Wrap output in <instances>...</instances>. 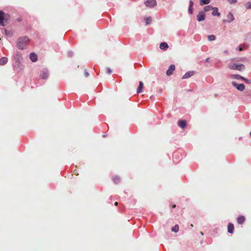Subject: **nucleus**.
I'll return each instance as SVG.
<instances>
[{
  "label": "nucleus",
  "mask_w": 251,
  "mask_h": 251,
  "mask_svg": "<svg viewBox=\"0 0 251 251\" xmlns=\"http://www.w3.org/2000/svg\"><path fill=\"white\" fill-rule=\"evenodd\" d=\"M243 80H244L247 83H251V80L247 79L245 78H244V79Z\"/></svg>",
  "instance_id": "31"
},
{
  "label": "nucleus",
  "mask_w": 251,
  "mask_h": 251,
  "mask_svg": "<svg viewBox=\"0 0 251 251\" xmlns=\"http://www.w3.org/2000/svg\"><path fill=\"white\" fill-rule=\"evenodd\" d=\"M194 5L193 2L192 0H190L189 1V6L190 7H193Z\"/></svg>",
  "instance_id": "33"
},
{
  "label": "nucleus",
  "mask_w": 251,
  "mask_h": 251,
  "mask_svg": "<svg viewBox=\"0 0 251 251\" xmlns=\"http://www.w3.org/2000/svg\"><path fill=\"white\" fill-rule=\"evenodd\" d=\"M2 29L4 31V34L6 36H7L8 37H11L12 36L13 32L12 31L7 30L6 29Z\"/></svg>",
  "instance_id": "16"
},
{
  "label": "nucleus",
  "mask_w": 251,
  "mask_h": 251,
  "mask_svg": "<svg viewBox=\"0 0 251 251\" xmlns=\"http://www.w3.org/2000/svg\"><path fill=\"white\" fill-rule=\"evenodd\" d=\"M176 205L174 204V205H172V208H174L176 207Z\"/></svg>",
  "instance_id": "37"
},
{
  "label": "nucleus",
  "mask_w": 251,
  "mask_h": 251,
  "mask_svg": "<svg viewBox=\"0 0 251 251\" xmlns=\"http://www.w3.org/2000/svg\"><path fill=\"white\" fill-rule=\"evenodd\" d=\"M213 16H217L218 17L220 16V13L218 12V9L217 7H214L213 8V11L212 13Z\"/></svg>",
  "instance_id": "17"
},
{
  "label": "nucleus",
  "mask_w": 251,
  "mask_h": 251,
  "mask_svg": "<svg viewBox=\"0 0 251 251\" xmlns=\"http://www.w3.org/2000/svg\"><path fill=\"white\" fill-rule=\"evenodd\" d=\"M8 61V59L6 57H3L0 59V65H5Z\"/></svg>",
  "instance_id": "18"
},
{
  "label": "nucleus",
  "mask_w": 251,
  "mask_h": 251,
  "mask_svg": "<svg viewBox=\"0 0 251 251\" xmlns=\"http://www.w3.org/2000/svg\"><path fill=\"white\" fill-rule=\"evenodd\" d=\"M227 66L230 70H238L239 71H243L245 69V65L241 63H230L228 64Z\"/></svg>",
  "instance_id": "3"
},
{
  "label": "nucleus",
  "mask_w": 251,
  "mask_h": 251,
  "mask_svg": "<svg viewBox=\"0 0 251 251\" xmlns=\"http://www.w3.org/2000/svg\"><path fill=\"white\" fill-rule=\"evenodd\" d=\"M231 77L232 78L236 79H242L243 80L244 79L243 77H242V76H241L240 75H238V74L232 75H231Z\"/></svg>",
  "instance_id": "19"
},
{
  "label": "nucleus",
  "mask_w": 251,
  "mask_h": 251,
  "mask_svg": "<svg viewBox=\"0 0 251 251\" xmlns=\"http://www.w3.org/2000/svg\"><path fill=\"white\" fill-rule=\"evenodd\" d=\"M118 203L117 202H115V203H114V204L115 205H118Z\"/></svg>",
  "instance_id": "38"
},
{
  "label": "nucleus",
  "mask_w": 251,
  "mask_h": 251,
  "mask_svg": "<svg viewBox=\"0 0 251 251\" xmlns=\"http://www.w3.org/2000/svg\"><path fill=\"white\" fill-rule=\"evenodd\" d=\"M10 20V16L8 14L4 13L2 11H0V25L4 26L8 24Z\"/></svg>",
  "instance_id": "2"
},
{
  "label": "nucleus",
  "mask_w": 251,
  "mask_h": 251,
  "mask_svg": "<svg viewBox=\"0 0 251 251\" xmlns=\"http://www.w3.org/2000/svg\"><path fill=\"white\" fill-rule=\"evenodd\" d=\"M143 87V83L142 81L139 82V86L137 89V93H139L142 92Z\"/></svg>",
  "instance_id": "20"
},
{
  "label": "nucleus",
  "mask_w": 251,
  "mask_h": 251,
  "mask_svg": "<svg viewBox=\"0 0 251 251\" xmlns=\"http://www.w3.org/2000/svg\"><path fill=\"white\" fill-rule=\"evenodd\" d=\"M156 0H147L145 2V4L146 6L150 7H153L156 5Z\"/></svg>",
  "instance_id": "4"
},
{
  "label": "nucleus",
  "mask_w": 251,
  "mask_h": 251,
  "mask_svg": "<svg viewBox=\"0 0 251 251\" xmlns=\"http://www.w3.org/2000/svg\"><path fill=\"white\" fill-rule=\"evenodd\" d=\"M226 17L227 19L224 20L223 22L230 23L234 20V16L231 12L228 13Z\"/></svg>",
  "instance_id": "5"
},
{
  "label": "nucleus",
  "mask_w": 251,
  "mask_h": 251,
  "mask_svg": "<svg viewBox=\"0 0 251 251\" xmlns=\"http://www.w3.org/2000/svg\"><path fill=\"white\" fill-rule=\"evenodd\" d=\"M191 227H193V224H191Z\"/></svg>",
  "instance_id": "41"
},
{
  "label": "nucleus",
  "mask_w": 251,
  "mask_h": 251,
  "mask_svg": "<svg viewBox=\"0 0 251 251\" xmlns=\"http://www.w3.org/2000/svg\"><path fill=\"white\" fill-rule=\"evenodd\" d=\"M246 8L247 9H251V2H248L245 5Z\"/></svg>",
  "instance_id": "28"
},
{
  "label": "nucleus",
  "mask_w": 251,
  "mask_h": 251,
  "mask_svg": "<svg viewBox=\"0 0 251 251\" xmlns=\"http://www.w3.org/2000/svg\"><path fill=\"white\" fill-rule=\"evenodd\" d=\"M40 77L42 79H46L48 78L49 74L48 71L46 69H44L40 72Z\"/></svg>",
  "instance_id": "6"
},
{
  "label": "nucleus",
  "mask_w": 251,
  "mask_h": 251,
  "mask_svg": "<svg viewBox=\"0 0 251 251\" xmlns=\"http://www.w3.org/2000/svg\"><path fill=\"white\" fill-rule=\"evenodd\" d=\"M106 73L108 74H110L111 73V70L109 68H106Z\"/></svg>",
  "instance_id": "30"
},
{
  "label": "nucleus",
  "mask_w": 251,
  "mask_h": 251,
  "mask_svg": "<svg viewBox=\"0 0 251 251\" xmlns=\"http://www.w3.org/2000/svg\"><path fill=\"white\" fill-rule=\"evenodd\" d=\"M227 1L229 3L232 4L236 3L237 1V0H227Z\"/></svg>",
  "instance_id": "27"
},
{
  "label": "nucleus",
  "mask_w": 251,
  "mask_h": 251,
  "mask_svg": "<svg viewBox=\"0 0 251 251\" xmlns=\"http://www.w3.org/2000/svg\"><path fill=\"white\" fill-rule=\"evenodd\" d=\"M214 8V7H212L210 5L205 6L203 9V10H204L203 12H207V11H210L211 10H213Z\"/></svg>",
  "instance_id": "21"
},
{
  "label": "nucleus",
  "mask_w": 251,
  "mask_h": 251,
  "mask_svg": "<svg viewBox=\"0 0 251 251\" xmlns=\"http://www.w3.org/2000/svg\"><path fill=\"white\" fill-rule=\"evenodd\" d=\"M1 40V38H0V41Z\"/></svg>",
  "instance_id": "43"
},
{
  "label": "nucleus",
  "mask_w": 251,
  "mask_h": 251,
  "mask_svg": "<svg viewBox=\"0 0 251 251\" xmlns=\"http://www.w3.org/2000/svg\"><path fill=\"white\" fill-rule=\"evenodd\" d=\"M29 58L31 61L33 62H36L38 59V57L36 54L34 52L30 53Z\"/></svg>",
  "instance_id": "10"
},
{
  "label": "nucleus",
  "mask_w": 251,
  "mask_h": 251,
  "mask_svg": "<svg viewBox=\"0 0 251 251\" xmlns=\"http://www.w3.org/2000/svg\"><path fill=\"white\" fill-rule=\"evenodd\" d=\"M17 59L18 60V61H20V60L22 59V57L21 55H19L18 54H17Z\"/></svg>",
  "instance_id": "34"
},
{
  "label": "nucleus",
  "mask_w": 251,
  "mask_h": 251,
  "mask_svg": "<svg viewBox=\"0 0 251 251\" xmlns=\"http://www.w3.org/2000/svg\"><path fill=\"white\" fill-rule=\"evenodd\" d=\"M113 181L115 183H118L120 182V178L119 177L116 176L113 178Z\"/></svg>",
  "instance_id": "26"
},
{
  "label": "nucleus",
  "mask_w": 251,
  "mask_h": 251,
  "mask_svg": "<svg viewBox=\"0 0 251 251\" xmlns=\"http://www.w3.org/2000/svg\"><path fill=\"white\" fill-rule=\"evenodd\" d=\"M232 84L233 86L235 87L238 90L240 91H243L245 88V86L243 84H238L235 82H232Z\"/></svg>",
  "instance_id": "7"
},
{
  "label": "nucleus",
  "mask_w": 251,
  "mask_h": 251,
  "mask_svg": "<svg viewBox=\"0 0 251 251\" xmlns=\"http://www.w3.org/2000/svg\"><path fill=\"white\" fill-rule=\"evenodd\" d=\"M160 48L162 50H166L168 48V44L166 42L161 43L160 44Z\"/></svg>",
  "instance_id": "15"
},
{
  "label": "nucleus",
  "mask_w": 251,
  "mask_h": 251,
  "mask_svg": "<svg viewBox=\"0 0 251 251\" xmlns=\"http://www.w3.org/2000/svg\"><path fill=\"white\" fill-rule=\"evenodd\" d=\"M210 0H200V3L201 5L204 4H208L210 3Z\"/></svg>",
  "instance_id": "22"
},
{
  "label": "nucleus",
  "mask_w": 251,
  "mask_h": 251,
  "mask_svg": "<svg viewBox=\"0 0 251 251\" xmlns=\"http://www.w3.org/2000/svg\"><path fill=\"white\" fill-rule=\"evenodd\" d=\"M29 42L27 36H22L18 39L17 47L20 50H24Z\"/></svg>",
  "instance_id": "1"
},
{
  "label": "nucleus",
  "mask_w": 251,
  "mask_h": 251,
  "mask_svg": "<svg viewBox=\"0 0 251 251\" xmlns=\"http://www.w3.org/2000/svg\"><path fill=\"white\" fill-rule=\"evenodd\" d=\"M188 11L190 14L193 13V7L189 6Z\"/></svg>",
  "instance_id": "29"
},
{
  "label": "nucleus",
  "mask_w": 251,
  "mask_h": 251,
  "mask_svg": "<svg viewBox=\"0 0 251 251\" xmlns=\"http://www.w3.org/2000/svg\"><path fill=\"white\" fill-rule=\"evenodd\" d=\"M194 74V73L193 71H189L187 73H186L184 75L182 76V79H186L188 78L191 76L193 75Z\"/></svg>",
  "instance_id": "11"
},
{
  "label": "nucleus",
  "mask_w": 251,
  "mask_h": 251,
  "mask_svg": "<svg viewBox=\"0 0 251 251\" xmlns=\"http://www.w3.org/2000/svg\"><path fill=\"white\" fill-rule=\"evenodd\" d=\"M238 50L240 51H241L243 50V48L241 45L239 47Z\"/></svg>",
  "instance_id": "35"
},
{
  "label": "nucleus",
  "mask_w": 251,
  "mask_h": 251,
  "mask_svg": "<svg viewBox=\"0 0 251 251\" xmlns=\"http://www.w3.org/2000/svg\"><path fill=\"white\" fill-rule=\"evenodd\" d=\"M179 230V226L177 225H175L172 228V231L175 232H177Z\"/></svg>",
  "instance_id": "23"
},
{
  "label": "nucleus",
  "mask_w": 251,
  "mask_h": 251,
  "mask_svg": "<svg viewBox=\"0 0 251 251\" xmlns=\"http://www.w3.org/2000/svg\"><path fill=\"white\" fill-rule=\"evenodd\" d=\"M84 75L86 77H88L89 75V73L86 71H85Z\"/></svg>",
  "instance_id": "36"
},
{
  "label": "nucleus",
  "mask_w": 251,
  "mask_h": 251,
  "mask_svg": "<svg viewBox=\"0 0 251 251\" xmlns=\"http://www.w3.org/2000/svg\"><path fill=\"white\" fill-rule=\"evenodd\" d=\"M231 60H232V61H235V58L231 59Z\"/></svg>",
  "instance_id": "40"
},
{
  "label": "nucleus",
  "mask_w": 251,
  "mask_h": 251,
  "mask_svg": "<svg viewBox=\"0 0 251 251\" xmlns=\"http://www.w3.org/2000/svg\"><path fill=\"white\" fill-rule=\"evenodd\" d=\"M228 232L230 233H232L234 231V226L233 224L232 223H229L228 224Z\"/></svg>",
  "instance_id": "12"
},
{
  "label": "nucleus",
  "mask_w": 251,
  "mask_h": 251,
  "mask_svg": "<svg viewBox=\"0 0 251 251\" xmlns=\"http://www.w3.org/2000/svg\"><path fill=\"white\" fill-rule=\"evenodd\" d=\"M245 221V217L243 216H240L237 219V222L239 224H242Z\"/></svg>",
  "instance_id": "14"
},
{
  "label": "nucleus",
  "mask_w": 251,
  "mask_h": 251,
  "mask_svg": "<svg viewBox=\"0 0 251 251\" xmlns=\"http://www.w3.org/2000/svg\"><path fill=\"white\" fill-rule=\"evenodd\" d=\"M208 39L210 41H214L216 39V37L214 35H210L208 36Z\"/></svg>",
  "instance_id": "24"
},
{
  "label": "nucleus",
  "mask_w": 251,
  "mask_h": 251,
  "mask_svg": "<svg viewBox=\"0 0 251 251\" xmlns=\"http://www.w3.org/2000/svg\"><path fill=\"white\" fill-rule=\"evenodd\" d=\"M205 17V16L204 13V12L201 11H200L199 13V14H198V15L197 16V19L198 21L201 22V21L204 20Z\"/></svg>",
  "instance_id": "8"
},
{
  "label": "nucleus",
  "mask_w": 251,
  "mask_h": 251,
  "mask_svg": "<svg viewBox=\"0 0 251 251\" xmlns=\"http://www.w3.org/2000/svg\"><path fill=\"white\" fill-rule=\"evenodd\" d=\"M208 60H209V58H207L206 59V62H208Z\"/></svg>",
  "instance_id": "39"
},
{
  "label": "nucleus",
  "mask_w": 251,
  "mask_h": 251,
  "mask_svg": "<svg viewBox=\"0 0 251 251\" xmlns=\"http://www.w3.org/2000/svg\"><path fill=\"white\" fill-rule=\"evenodd\" d=\"M16 21L18 22H20L22 21V18L21 17H19L16 19Z\"/></svg>",
  "instance_id": "32"
},
{
  "label": "nucleus",
  "mask_w": 251,
  "mask_h": 251,
  "mask_svg": "<svg viewBox=\"0 0 251 251\" xmlns=\"http://www.w3.org/2000/svg\"><path fill=\"white\" fill-rule=\"evenodd\" d=\"M250 136H251V132H250Z\"/></svg>",
  "instance_id": "42"
},
{
  "label": "nucleus",
  "mask_w": 251,
  "mask_h": 251,
  "mask_svg": "<svg viewBox=\"0 0 251 251\" xmlns=\"http://www.w3.org/2000/svg\"><path fill=\"white\" fill-rule=\"evenodd\" d=\"M146 25H149L151 22V17H148L145 19Z\"/></svg>",
  "instance_id": "25"
},
{
  "label": "nucleus",
  "mask_w": 251,
  "mask_h": 251,
  "mask_svg": "<svg viewBox=\"0 0 251 251\" xmlns=\"http://www.w3.org/2000/svg\"><path fill=\"white\" fill-rule=\"evenodd\" d=\"M176 67L174 65H171L170 66L169 69L167 70L166 72V75L168 76H170L173 73V72L175 70Z\"/></svg>",
  "instance_id": "9"
},
{
  "label": "nucleus",
  "mask_w": 251,
  "mask_h": 251,
  "mask_svg": "<svg viewBox=\"0 0 251 251\" xmlns=\"http://www.w3.org/2000/svg\"><path fill=\"white\" fill-rule=\"evenodd\" d=\"M186 125V122L184 120H180L178 122V126L182 128L185 127Z\"/></svg>",
  "instance_id": "13"
}]
</instances>
